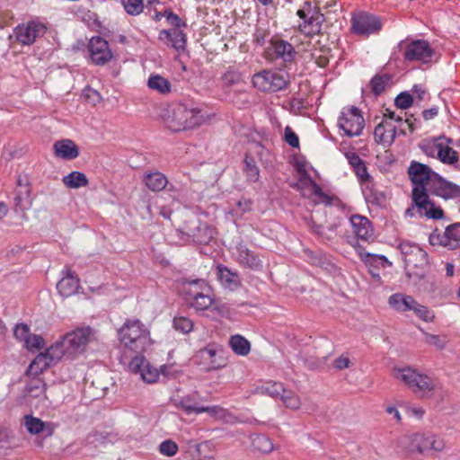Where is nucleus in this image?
<instances>
[{
    "label": "nucleus",
    "instance_id": "nucleus-1",
    "mask_svg": "<svg viewBox=\"0 0 460 460\" xmlns=\"http://www.w3.org/2000/svg\"><path fill=\"white\" fill-rule=\"evenodd\" d=\"M408 174L413 185L411 191L413 207L407 208L406 215L414 217V212L417 210L420 217L424 216L431 219L442 218L444 216L442 208L436 207L430 201L428 194V190L438 173L428 165L412 161L408 168Z\"/></svg>",
    "mask_w": 460,
    "mask_h": 460
},
{
    "label": "nucleus",
    "instance_id": "nucleus-2",
    "mask_svg": "<svg viewBox=\"0 0 460 460\" xmlns=\"http://www.w3.org/2000/svg\"><path fill=\"white\" fill-rule=\"evenodd\" d=\"M392 375L420 399L442 395V384L435 377L411 367H394Z\"/></svg>",
    "mask_w": 460,
    "mask_h": 460
},
{
    "label": "nucleus",
    "instance_id": "nucleus-3",
    "mask_svg": "<svg viewBox=\"0 0 460 460\" xmlns=\"http://www.w3.org/2000/svg\"><path fill=\"white\" fill-rule=\"evenodd\" d=\"M118 337L125 349L137 355L145 353L153 344L150 332L139 320H127L118 330Z\"/></svg>",
    "mask_w": 460,
    "mask_h": 460
},
{
    "label": "nucleus",
    "instance_id": "nucleus-4",
    "mask_svg": "<svg viewBox=\"0 0 460 460\" xmlns=\"http://www.w3.org/2000/svg\"><path fill=\"white\" fill-rule=\"evenodd\" d=\"M174 288L185 302L196 310H207L213 304L211 290L204 280L178 279L174 281Z\"/></svg>",
    "mask_w": 460,
    "mask_h": 460
},
{
    "label": "nucleus",
    "instance_id": "nucleus-5",
    "mask_svg": "<svg viewBox=\"0 0 460 460\" xmlns=\"http://www.w3.org/2000/svg\"><path fill=\"white\" fill-rule=\"evenodd\" d=\"M215 114L200 109L193 102L179 103L174 111V131L189 130L211 121Z\"/></svg>",
    "mask_w": 460,
    "mask_h": 460
},
{
    "label": "nucleus",
    "instance_id": "nucleus-6",
    "mask_svg": "<svg viewBox=\"0 0 460 460\" xmlns=\"http://www.w3.org/2000/svg\"><path fill=\"white\" fill-rule=\"evenodd\" d=\"M95 339V332L89 326H82L66 333L60 341L55 343L58 346L63 356L74 358L83 353L86 346Z\"/></svg>",
    "mask_w": 460,
    "mask_h": 460
},
{
    "label": "nucleus",
    "instance_id": "nucleus-7",
    "mask_svg": "<svg viewBox=\"0 0 460 460\" xmlns=\"http://www.w3.org/2000/svg\"><path fill=\"white\" fill-rule=\"evenodd\" d=\"M409 451L421 456H434L445 452L446 440L440 435L431 431L413 433L409 437Z\"/></svg>",
    "mask_w": 460,
    "mask_h": 460
},
{
    "label": "nucleus",
    "instance_id": "nucleus-8",
    "mask_svg": "<svg viewBox=\"0 0 460 460\" xmlns=\"http://www.w3.org/2000/svg\"><path fill=\"white\" fill-rule=\"evenodd\" d=\"M179 242L182 244L194 242L208 243L213 237V229L206 224H200L193 215L188 219L187 226L177 229Z\"/></svg>",
    "mask_w": 460,
    "mask_h": 460
},
{
    "label": "nucleus",
    "instance_id": "nucleus-9",
    "mask_svg": "<svg viewBox=\"0 0 460 460\" xmlns=\"http://www.w3.org/2000/svg\"><path fill=\"white\" fill-rule=\"evenodd\" d=\"M253 86L261 92H278L288 83V74L276 70H262L252 76Z\"/></svg>",
    "mask_w": 460,
    "mask_h": 460
},
{
    "label": "nucleus",
    "instance_id": "nucleus-10",
    "mask_svg": "<svg viewBox=\"0 0 460 460\" xmlns=\"http://www.w3.org/2000/svg\"><path fill=\"white\" fill-rule=\"evenodd\" d=\"M338 126L349 137L359 136L365 126L361 111L357 107H345L341 112Z\"/></svg>",
    "mask_w": 460,
    "mask_h": 460
},
{
    "label": "nucleus",
    "instance_id": "nucleus-11",
    "mask_svg": "<svg viewBox=\"0 0 460 460\" xmlns=\"http://www.w3.org/2000/svg\"><path fill=\"white\" fill-rule=\"evenodd\" d=\"M432 246H443L448 249H456L460 242V223L448 226L444 232L435 229L429 237Z\"/></svg>",
    "mask_w": 460,
    "mask_h": 460
},
{
    "label": "nucleus",
    "instance_id": "nucleus-12",
    "mask_svg": "<svg viewBox=\"0 0 460 460\" xmlns=\"http://www.w3.org/2000/svg\"><path fill=\"white\" fill-rule=\"evenodd\" d=\"M352 31L360 36H369L381 30L382 23L378 17L367 13L355 14L351 20Z\"/></svg>",
    "mask_w": 460,
    "mask_h": 460
},
{
    "label": "nucleus",
    "instance_id": "nucleus-13",
    "mask_svg": "<svg viewBox=\"0 0 460 460\" xmlns=\"http://www.w3.org/2000/svg\"><path fill=\"white\" fill-rule=\"evenodd\" d=\"M434 54V49L427 40H416L407 45L404 58L408 61H418L426 64L431 62Z\"/></svg>",
    "mask_w": 460,
    "mask_h": 460
},
{
    "label": "nucleus",
    "instance_id": "nucleus-14",
    "mask_svg": "<svg viewBox=\"0 0 460 460\" xmlns=\"http://www.w3.org/2000/svg\"><path fill=\"white\" fill-rule=\"evenodd\" d=\"M399 249L407 268H422L427 265V253L419 245L409 242H402Z\"/></svg>",
    "mask_w": 460,
    "mask_h": 460
},
{
    "label": "nucleus",
    "instance_id": "nucleus-15",
    "mask_svg": "<svg viewBox=\"0 0 460 460\" xmlns=\"http://www.w3.org/2000/svg\"><path fill=\"white\" fill-rule=\"evenodd\" d=\"M46 26L39 22H28L18 25L14 30V36L22 45L32 44L37 38L42 37L46 32Z\"/></svg>",
    "mask_w": 460,
    "mask_h": 460
},
{
    "label": "nucleus",
    "instance_id": "nucleus-16",
    "mask_svg": "<svg viewBox=\"0 0 460 460\" xmlns=\"http://www.w3.org/2000/svg\"><path fill=\"white\" fill-rule=\"evenodd\" d=\"M268 58L272 60H281L284 64L294 62L296 52L294 47L284 40H271L267 49Z\"/></svg>",
    "mask_w": 460,
    "mask_h": 460
},
{
    "label": "nucleus",
    "instance_id": "nucleus-17",
    "mask_svg": "<svg viewBox=\"0 0 460 460\" xmlns=\"http://www.w3.org/2000/svg\"><path fill=\"white\" fill-rule=\"evenodd\" d=\"M62 358V352L58 346L53 344L46 352L40 353L29 366V373L39 375L48 368L51 364H55Z\"/></svg>",
    "mask_w": 460,
    "mask_h": 460
},
{
    "label": "nucleus",
    "instance_id": "nucleus-18",
    "mask_svg": "<svg viewBox=\"0 0 460 460\" xmlns=\"http://www.w3.org/2000/svg\"><path fill=\"white\" fill-rule=\"evenodd\" d=\"M128 367L131 372L138 374L143 381L149 384L156 382L160 376L158 370L146 362L142 354L135 356Z\"/></svg>",
    "mask_w": 460,
    "mask_h": 460
},
{
    "label": "nucleus",
    "instance_id": "nucleus-19",
    "mask_svg": "<svg viewBox=\"0 0 460 460\" xmlns=\"http://www.w3.org/2000/svg\"><path fill=\"white\" fill-rule=\"evenodd\" d=\"M89 51L92 61L98 66L108 63L112 58V53L108 42L101 37H93L89 42Z\"/></svg>",
    "mask_w": 460,
    "mask_h": 460
},
{
    "label": "nucleus",
    "instance_id": "nucleus-20",
    "mask_svg": "<svg viewBox=\"0 0 460 460\" xmlns=\"http://www.w3.org/2000/svg\"><path fill=\"white\" fill-rule=\"evenodd\" d=\"M429 190L444 199L460 198V186L443 179L438 174Z\"/></svg>",
    "mask_w": 460,
    "mask_h": 460
},
{
    "label": "nucleus",
    "instance_id": "nucleus-21",
    "mask_svg": "<svg viewBox=\"0 0 460 460\" xmlns=\"http://www.w3.org/2000/svg\"><path fill=\"white\" fill-rule=\"evenodd\" d=\"M23 395L27 403L38 407V404L47 398L46 384L41 378L31 379L26 385Z\"/></svg>",
    "mask_w": 460,
    "mask_h": 460
},
{
    "label": "nucleus",
    "instance_id": "nucleus-22",
    "mask_svg": "<svg viewBox=\"0 0 460 460\" xmlns=\"http://www.w3.org/2000/svg\"><path fill=\"white\" fill-rule=\"evenodd\" d=\"M189 410L196 411V414L207 412L210 417L217 420H224L226 423H236L239 422L237 418L234 416L227 409H225L219 405L213 406H203L192 404L187 406Z\"/></svg>",
    "mask_w": 460,
    "mask_h": 460
},
{
    "label": "nucleus",
    "instance_id": "nucleus-23",
    "mask_svg": "<svg viewBox=\"0 0 460 460\" xmlns=\"http://www.w3.org/2000/svg\"><path fill=\"white\" fill-rule=\"evenodd\" d=\"M350 224L353 233L358 239L366 242L374 241V229L367 217L360 215H353L350 217Z\"/></svg>",
    "mask_w": 460,
    "mask_h": 460
},
{
    "label": "nucleus",
    "instance_id": "nucleus-24",
    "mask_svg": "<svg viewBox=\"0 0 460 460\" xmlns=\"http://www.w3.org/2000/svg\"><path fill=\"white\" fill-rule=\"evenodd\" d=\"M297 16L303 20L299 24V31L306 35H312L319 32L322 27V15L317 13H310L304 9H300L296 13Z\"/></svg>",
    "mask_w": 460,
    "mask_h": 460
},
{
    "label": "nucleus",
    "instance_id": "nucleus-25",
    "mask_svg": "<svg viewBox=\"0 0 460 460\" xmlns=\"http://www.w3.org/2000/svg\"><path fill=\"white\" fill-rule=\"evenodd\" d=\"M299 187L302 189L304 195L313 199L315 203H331V198L311 178L305 177L301 179Z\"/></svg>",
    "mask_w": 460,
    "mask_h": 460
},
{
    "label": "nucleus",
    "instance_id": "nucleus-26",
    "mask_svg": "<svg viewBox=\"0 0 460 460\" xmlns=\"http://www.w3.org/2000/svg\"><path fill=\"white\" fill-rule=\"evenodd\" d=\"M234 256L239 264L252 270H259L261 268V261L258 256L243 244H238L234 251Z\"/></svg>",
    "mask_w": 460,
    "mask_h": 460
},
{
    "label": "nucleus",
    "instance_id": "nucleus-27",
    "mask_svg": "<svg viewBox=\"0 0 460 460\" xmlns=\"http://www.w3.org/2000/svg\"><path fill=\"white\" fill-rule=\"evenodd\" d=\"M200 355L204 360L208 361L212 369H218L226 365L224 351L219 346L209 345L200 350Z\"/></svg>",
    "mask_w": 460,
    "mask_h": 460
},
{
    "label": "nucleus",
    "instance_id": "nucleus-28",
    "mask_svg": "<svg viewBox=\"0 0 460 460\" xmlns=\"http://www.w3.org/2000/svg\"><path fill=\"white\" fill-rule=\"evenodd\" d=\"M396 136L395 127L388 120L384 119L374 130L375 140L385 146H390Z\"/></svg>",
    "mask_w": 460,
    "mask_h": 460
},
{
    "label": "nucleus",
    "instance_id": "nucleus-29",
    "mask_svg": "<svg viewBox=\"0 0 460 460\" xmlns=\"http://www.w3.org/2000/svg\"><path fill=\"white\" fill-rule=\"evenodd\" d=\"M53 148L56 156L64 160H73L79 155L78 147L71 139L58 140Z\"/></svg>",
    "mask_w": 460,
    "mask_h": 460
},
{
    "label": "nucleus",
    "instance_id": "nucleus-30",
    "mask_svg": "<svg viewBox=\"0 0 460 460\" xmlns=\"http://www.w3.org/2000/svg\"><path fill=\"white\" fill-rule=\"evenodd\" d=\"M414 305L415 299L411 296L403 293L393 294L388 298V305L398 313L411 311Z\"/></svg>",
    "mask_w": 460,
    "mask_h": 460
},
{
    "label": "nucleus",
    "instance_id": "nucleus-31",
    "mask_svg": "<svg viewBox=\"0 0 460 460\" xmlns=\"http://www.w3.org/2000/svg\"><path fill=\"white\" fill-rule=\"evenodd\" d=\"M78 288L79 279L71 270H67L66 275L57 284V289L62 296H71Z\"/></svg>",
    "mask_w": 460,
    "mask_h": 460
},
{
    "label": "nucleus",
    "instance_id": "nucleus-32",
    "mask_svg": "<svg viewBox=\"0 0 460 460\" xmlns=\"http://www.w3.org/2000/svg\"><path fill=\"white\" fill-rule=\"evenodd\" d=\"M217 278L224 288L232 291L237 289L241 285L239 275L223 265L217 266Z\"/></svg>",
    "mask_w": 460,
    "mask_h": 460
},
{
    "label": "nucleus",
    "instance_id": "nucleus-33",
    "mask_svg": "<svg viewBox=\"0 0 460 460\" xmlns=\"http://www.w3.org/2000/svg\"><path fill=\"white\" fill-rule=\"evenodd\" d=\"M429 147L434 149L433 151H437L438 159L444 164H454L458 160L457 153L447 145H445L441 138L432 142Z\"/></svg>",
    "mask_w": 460,
    "mask_h": 460
},
{
    "label": "nucleus",
    "instance_id": "nucleus-34",
    "mask_svg": "<svg viewBox=\"0 0 460 460\" xmlns=\"http://www.w3.org/2000/svg\"><path fill=\"white\" fill-rule=\"evenodd\" d=\"M144 182L151 190L160 191L165 188L168 181L163 173L155 172L146 174L144 177Z\"/></svg>",
    "mask_w": 460,
    "mask_h": 460
},
{
    "label": "nucleus",
    "instance_id": "nucleus-35",
    "mask_svg": "<svg viewBox=\"0 0 460 460\" xmlns=\"http://www.w3.org/2000/svg\"><path fill=\"white\" fill-rule=\"evenodd\" d=\"M286 388L284 387L282 383L274 382V381H267L263 383L261 385L256 387L255 392L260 394H268L271 397H279L281 398V394H284Z\"/></svg>",
    "mask_w": 460,
    "mask_h": 460
},
{
    "label": "nucleus",
    "instance_id": "nucleus-36",
    "mask_svg": "<svg viewBox=\"0 0 460 460\" xmlns=\"http://www.w3.org/2000/svg\"><path fill=\"white\" fill-rule=\"evenodd\" d=\"M229 346L233 351L239 356H246L250 353L251 343L243 336L235 334L229 339Z\"/></svg>",
    "mask_w": 460,
    "mask_h": 460
},
{
    "label": "nucleus",
    "instance_id": "nucleus-37",
    "mask_svg": "<svg viewBox=\"0 0 460 460\" xmlns=\"http://www.w3.org/2000/svg\"><path fill=\"white\" fill-rule=\"evenodd\" d=\"M193 448L195 451L192 454L193 457H197L199 460H214L215 445L211 441L195 444Z\"/></svg>",
    "mask_w": 460,
    "mask_h": 460
},
{
    "label": "nucleus",
    "instance_id": "nucleus-38",
    "mask_svg": "<svg viewBox=\"0 0 460 460\" xmlns=\"http://www.w3.org/2000/svg\"><path fill=\"white\" fill-rule=\"evenodd\" d=\"M62 181L66 187L72 189L84 187L88 184V179L86 175L77 171L72 172L71 173L66 175Z\"/></svg>",
    "mask_w": 460,
    "mask_h": 460
},
{
    "label": "nucleus",
    "instance_id": "nucleus-39",
    "mask_svg": "<svg viewBox=\"0 0 460 460\" xmlns=\"http://www.w3.org/2000/svg\"><path fill=\"white\" fill-rule=\"evenodd\" d=\"M199 394L197 392H193L191 394H189L187 396H180L177 395V399H174V404L184 411L187 414L195 413V411L189 410L187 406H191L192 404L200 405L199 403Z\"/></svg>",
    "mask_w": 460,
    "mask_h": 460
},
{
    "label": "nucleus",
    "instance_id": "nucleus-40",
    "mask_svg": "<svg viewBox=\"0 0 460 460\" xmlns=\"http://www.w3.org/2000/svg\"><path fill=\"white\" fill-rule=\"evenodd\" d=\"M147 85L150 89L157 91L162 94L171 92V83L159 75H151L148 78Z\"/></svg>",
    "mask_w": 460,
    "mask_h": 460
},
{
    "label": "nucleus",
    "instance_id": "nucleus-41",
    "mask_svg": "<svg viewBox=\"0 0 460 460\" xmlns=\"http://www.w3.org/2000/svg\"><path fill=\"white\" fill-rule=\"evenodd\" d=\"M252 446L255 451L268 454L270 453L274 445L272 441L265 435L258 434L252 438Z\"/></svg>",
    "mask_w": 460,
    "mask_h": 460
},
{
    "label": "nucleus",
    "instance_id": "nucleus-42",
    "mask_svg": "<svg viewBox=\"0 0 460 460\" xmlns=\"http://www.w3.org/2000/svg\"><path fill=\"white\" fill-rule=\"evenodd\" d=\"M14 203L16 209L21 211H24L31 207V190L27 185H24L23 190H20L17 192L14 198Z\"/></svg>",
    "mask_w": 460,
    "mask_h": 460
},
{
    "label": "nucleus",
    "instance_id": "nucleus-43",
    "mask_svg": "<svg viewBox=\"0 0 460 460\" xmlns=\"http://www.w3.org/2000/svg\"><path fill=\"white\" fill-rule=\"evenodd\" d=\"M24 426L29 433L35 435L44 431L46 428H49V425L46 426L40 419L31 415L24 417Z\"/></svg>",
    "mask_w": 460,
    "mask_h": 460
},
{
    "label": "nucleus",
    "instance_id": "nucleus-44",
    "mask_svg": "<svg viewBox=\"0 0 460 460\" xmlns=\"http://www.w3.org/2000/svg\"><path fill=\"white\" fill-rule=\"evenodd\" d=\"M185 24L181 21L178 15L174 14V49L184 50L186 44V36L179 29Z\"/></svg>",
    "mask_w": 460,
    "mask_h": 460
},
{
    "label": "nucleus",
    "instance_id": "nucleus-45",
    "mask_svg": "<svg viewBox=\"0 0 460 460\" xmlns=\"http://www.w3.org/2000/svg\"><path fill=\"white\" fill-rule=\"evenodd\" d=\"M280 400L283 402L285 406L291 410H298L301 406L300 398L292 391L287 390L284 394H281Z\"/></svg>",
    "mask_w": 460,
    "mask_h": 460
},
{
    "label": "nucleus",
    "instance_id": "nucleus-46",
    "mask_svg": "<svg viewBox=\"0 0 460 460\" xmlns=\"http://www.w3.org/2000/svg\"><path fill=\"white\" fill-rule=\"evenodd\" d=\"M414 314L421 320L430 323L434 320L435 314L432 310L429 309L427 306L419 304L415 300V305L412 306L411 310Z\"/></svg>",
    "mask_w": 460,
    "mask_h": 460
},
{
    "label": "nucleus",
    "instance_id": "nucleus-47",
    "mask_svg": "<svg viewBox=\"0 0 460 460\" xmlns=\"http://www.w3.org/2000/svg\"><path fill=\"white\" fill-rule=\"evenodd\" d=\"M390 77L386 75H376L369 84L371 91L374 94L379 95L382 93L388 84Z\"/></svg>",
    "mask_w": 460,
    "mask_h": 460
},
{
    "label": "nucleus",
    "instance_id": "nucleus-48",
    "mask_svg": "<svg viewBox=\"0 0 460 460\" xmlns=\"http://www.w3.org/2000/svg\"><path fill=\"white\" fill-rule=\"evenodd\" d=\"M121 4L129 15H137L144 9L143 0H121Z\"/></svg>",
    "mask_w": 460,
    "mask_h": 460
},
{
    "label": "nucleus",
    "instance_id": "nucleus-49",
    "mask_svg": "<svg viewBox=\"0 0 460 460\" xmlns=\"http://www.w3.org/2000/svg\"><path fill=\"white\" fill-rule=\"evenodd\" d=\"M355 248L358 256L365 263H374L377 261H382L388 263V260L384 255H376L367 252H365L364 248L359 244L356 245Z\"/></svg>",
    "mask_w": 460,
    "mask_h": 460
},
{
    "label": "nucleus",
    "instance_id": "nucleus-50",
    "mask_svg": "<svg viewBox=\"0 0 460 460\" xmlns=\"http://www.w3.org/2000/svg\"><path fill=\"white\" fill-rule=\"evenodd\" d=\"M426 342L429 345L436 347L438 349H443L448 342L446 335H435L430 333L425 334Z\"/></svg>",
    "mask_w": 460,
    "mask_h": 460
},
{
    "label": "nucleus",
    "instance_id": "nucleus-51",
    "mask_svg": "<svg viewBox=\"0 0 460 460\" xmlns=\"http://www.w3.org/2000/svg\"><path fill=\"white\" fill-rule=\"evenodd\" d=\"M193 329V322L186 317H174V330L182 332L183 334L189 333Z\"/></svg>",
    "mask_w": 460,
    "mask_h": 460
},
{
    "label": "nucleus",
    "instance_id": "nucleus-52",
    "mask_svg": "<svg viewBox=\"0 0 460 460\" xmlns=\"http://www.w3.org/2000/svg\"><path fill=\"white\" fill-rule=\"evenodd\" d=\"M412 102V96L409 93L403 92L397 95L394 104L396 107L405 110L411 106Z\"/></svg>",
    "mask_w": 460,
    "mask_h": 460
},
{
    "label": "nucleus",
    "instance_id": "nucleus-53",
    "mask_svg": "<svg viewBox=\"0 0 460 460\" xmlns=\"http://www.w3.org/2000/svg\"><path fill=\"white\" fill-rule=\"evenodd\" d=\"M170 103H163L157 108V116L165 124V126L170 128L171 122V115H170Z\"/></svg>",
    "mask_w": 460,
    "mask_h": 460
},
{
    "label": "nucleus",
    "instance_id": "nucleus-54",
    "mask_svg": "<svg viewBox=\"0 0 460 460\" xmlns=\"http://www.w3.org/2000/svg\"><path fill=\"white\" fill-rule=\"evenodd\" d=\"M44 344V339L37 334H31L25 342V346L28 349H40L43 348Z\"/></svg>",
    "mask_w": 460,
    "mask_h": 460
},
{
    "label": "nucleus",
    "instance_id": "nucleus-55",
    "mask_svg": "<svg viewBox=\"0 0 460 460\" xmlns=\"http://www.w3.org/2000/svg\"><path fill=\"white\" fill-rule=\"evenodd\" d=\"M13 334L18 340L24 341V343L31 335L30 329L25 323L17 324L14 328Z\"/></svg>",
    "mask_w": 460,
    "mask_h": 460
},
{
    "label": "nucleus",
    "instance_id": "nucleus-56",
    "mask_svg": "<svg viewBox=\"0 0 460 460\" xmlns=\"http://www.w3.org/2000/svg\"><path fill=\"white\" fill-rule=\"evenodd\" d=\"M245 172L248 179L252 181H256L259 179L258 167L248 158L245 159Z\"/></svg>",
    "mask_w": 460,
    "mask_h": 460
},
{
    "label": "nucleus",
    "instance_id": "nucleus-57",
    "mask_svg": "<svg viewBox=\"0 0 460 460\" xmlns=\"http://www.w3.org/2000/svg\"><path fill=\"white\" fill-rule=\"evenodd\" d=\"M240 80V75L234 71H227L222 75L223 84L227 87L237 84Z\"/></svg>",
    "mask_w": 460,
    "mask_h": 460
},
{
    "label": "nucleus",
    "instance_id": "nucleus-58",
    "mask_svg": "<svg viewBox=\"0 0 460 460\" xmlns=\"http://www.w3.org/2000/svg\"><path fill=\"white\" fill-rule=\"evenodd\" d=\"M405 411L409 416L413 417L416 420H421L426 412L423 407L411 404L406 405Z\"/></svg>",
    "mask_w": 460,
    "mask_h": 460
},
{
    "label": "nucleus",
    "instance_id": "nucleus-59",
    "mask_svg": "<svg viewBox=\"0 0 460 460\" xmlns=\"http://www.w3.org/2000/svg\"><path fill=\"white\" fill-rule=\"evenodd\" d=\"M84 97L93 105L99 103L102 101L101 94L94 89L87 87L84 90Z\"/></svg>",
    "mask_w": 460,
    "mask_h": 460
},
{
    "label": "nucleus",
    "instance_id": "nucleus-60",
    "mask_svg": "<svg viewBox=\"0 0 460 460\" xmlns=\"http://www.w3.org/2000/svg\"><path fill=\"white\" fill-rule=\"evenodd\" d=\"M285 140L292 147H298L299 146L298 137L289 127L285 128Z\"/></svg>",
    "mask_w": 460,
    "mask_h": 460
},
{
    "label": "nucleus",
    "instance_id": "nucleus-61",
    "mask_svg": "<svg viewBox=\"0 0 460 460\" xmlns=\"http://www.w3.org/2000/svg\"><path fill=\"white\" fill-rule=\"evenodd\" d=\"M108 438V434L100 431H93L87 436V442L90 444L93 443H103Z\"/></svg>",
    "mask_w": 460,
    "mask_h": 460
},
{
    "label": "nucleus",
    "instance_id": "nucleus-62",
    "mask_svg": "<svg viewBox=\"0 0 460 460\" xmlns=\"http://www.w3.org/2000/svg\"><path fill=\"white\" fill-rule=\"evenodd\" d=\"M350 365V360L349 358L345 357V356H341L339 358H337L334 362H333V366L335 368L337 369H345V368H348Z\"/></svg>",
    "mask_w": 460,
    "mask_h": 460
},
{
    "label": "nucleus",
    "instance_id": "nucleus-63",
    "mask_svg": "<svg viewBox=\"0 0 460 460\" xmlns=\"http://www.w3.org/2000/svg\"><path fill=\"white\" fill-rule=\"evenodd\" d=\"M354 172L357 176L363 181H366L369 179V174L367 173V167L364 163L358 166H356L354 168Z\"/></svg>",
    "mask_w": 460,
    "mask_h": 460
},
{
    "label": "nucleus",
    "instance_id": "nucleus-64",
    "mask_svg": "<svg viewBox=\"0 0 460 460\" xmlns=\"http://www.w3.org/2000/svg\"><path fill=\"white\" fill-rule=\"evenodd\" d=\"M160 452L167 456H172V440L167 439L160 445Z\"/></svg>",
    "mask_w": 460,
    "mask_h": 460
}]
</instances>
